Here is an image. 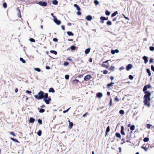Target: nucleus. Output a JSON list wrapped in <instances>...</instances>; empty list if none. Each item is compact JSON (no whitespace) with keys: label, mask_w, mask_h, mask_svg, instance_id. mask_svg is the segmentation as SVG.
<instances>
[{"label":"nucleus","mask_w":154,"mask_h":154,"mask_svg":"<svg viewBox=\"0 0 154 154\" xmlns=\"http://www.w3.org/2000/svg\"><path fill=\"white\" fill-rule=\"evenodd\" d=\"M147 85H145L143 88V91L145 94L143 96V102L144 105L149 107L150 106V101L151 100V92L147 91L148 88Z\"/></svg>","instance_id":"1"},{"label":"nucleus","mask_w":154,"mask_h":154,"mask_svg":"<svg viewBox=\"0 0 154 154\" xmlns=\"http://www.w3.org/2000/svg\"><path fill=\"white\" fill-rule=\"evenodd\" d=\"M43 91H40L38 93V95H36L34 96L38 100H40L43 99L45 97V94Z\"/></svg>","instance_id":"2"},{"label":"nucleus","mask_w":154,"mask_h":154,"mask_svg":"<svg viewBox=\"0 0 154 154\" xmlns=\"http://www.w3.org/2000/svg\"><path fill=\"white\" fill-rule=\"evenodd\" d=\"M43 100L47 104H49L51 100V99L50 97H48V93H45V97L43 98Z\"/></svg>","instance_id":"3"},{"label":"nucleus","mask_w":154,"mask_h":154,"mask_svg":"<svg viewBox=\"0 0 154 154\" xmlns=\"http://www.w3.org/2000/svg\"><path fill=\"white\" fill-rule=\"evenodd\" d=\"M100 20H101V21H100V23H103L104 22V20H107L108 19V17H105L103 16H101L100 18Z\"/></svg>","instance_id":"4"},{"label":"nucleus","mask_w":154,"mask_h":154,"mask_svg":"<svg viewBox=\"0 0 154 154\" xmlns=\"http://www.w3.org/2000/svg\"><path fill=\"white\" fill-rule=\"evenodd\" d=\"M37 3L42 6H46L47 5V3L44 2L40 1L38 2Z\"/></svg>","instance_id":"5"},{"label":"nucleus","mask_w":154,"mask_h":154,"mask_svg":"<svg viewBox=\"0 0 154 154\" xmlns=\"http://www.w3.org/2000/svg\"><path fill=\"white\" fill-rule=\"evenodd\" d=\"M133 67V65L131 64H129L126 67V69L127 71H129Z\"/></svg>","instance_id":"6"},{"label":"nucleus","mask_w":154,"mask_h":154,"mask_svg":"<svg viewBox=\"0 0 154 154\" xmlns=\"http://www.w3.org/2000/svg\"><path fill=\"white\" fill-rule=\"evenodd\" d=\"M54 22L57 25H59L61 23V21L60 20H58L57 19V17L54 19Z\"/></svg>","instance_id":"7"},{"label":"nucleus","mask_w":154,"mask_h":154,"mask_svg":"<svg viewBox=\"0 0 154 154\" xmlns=\"http://www.w3.org/2000/svg\"><path fill=\"white\" fill-rule=\"evenodd\" d=\"M91 78V75H88L85 76L84 78V79L85 81H87L90 79Z\"/></svg>","instance_id":"8"},{"label":"nucleus","mask_w":154,"mask_h":154,"mask_svg":"<svg viewBox=\"0 0 154 154\" xmlns=\"http://www.w3.org/2000/svg\"><path fill=\"white\" fill-rule=\"evenodd\" d=\"M143 59L144 60V63L146 64L148 62V57L146 56H144L143 57Z\"/></svg>","instance_id":"9"},{"label":"nucleus","mask_w":154,"mask_h":154,"mask_svg":"<svg viewBox=\"0 0 154 154\" xmlns=\"http://www.w3.org/2000/svg\"><path fill=\"white\" fill-rule=\"evenodd\" d=\"M110 131V127H109V126H108L106 128V132H105V133H106L105 136H106V135L107 134H108V133Z\"/></svg>","instance_id":"10"},{"label":"nucleus","mask_w":154,"mask_h":154,"mask_svg":"<svg viewBox=\"0 0 154 154\" xmlns=\"http://www.w3.org/2000/svg\"><path fill=\"white\" fill-rule=\"evenodd\" d=\"M120 132L123 135H124L125 134V133L124 132V127L123 126H122L121 127V130Z\"/></svg>","instance_id":"11"},{"label":"nucleus","mask_w":154,"mask_h":154,"mask_svg":"<svg viewBox=\"0 0 154 154\" xmlns=\"http://www.w3.org/2000/svg\"><path fill=\"white\" fill-rule=\"evenodd\" d=\"M103 96V94L101 92L97 93V98H101Z\"/></svg>","instance_id":"12"},{"label":"nucleus","mask_w":154,"mask_h":154,"mask_svg":"<svg viewBox=\"0 0 154 154\" xmlns=\"http://www.w3.org/2000/svg\"><path fill=\"white\" fill-rule=\"evenodd\" d=\"M68 122H69V128L71 129L73 125V123L72 122H70L69 120Z\"/></svg>","instance_id":"13"},{"label":"nucleus","mask_w":154,"mask_h":154,"mask_svg":"<svg viewBox=\"0 0 154 154\" xmlns=\"http://www.w3.org/2000/svg\"><path fill=\"white\" fill-rule=\"evenodd\" d=\"M86 19H87L88 21H90L92 20V18L91 16L88 15L86 17Z\"/></svg>","instance_id":"14"},{"label":"nucleus","mask_w":154,"mask_h":154,"mask_svg":"<svg viewBox=\"0 0 154 154\" xmlns=\"http://www.w3.org/2000/svg\"><path fill=\"white\" fill-rule=\"evenodd\" d=\"M17 10L18 11V13L17 14V16L18 17H20V18H21V11H20V9H19V8H17Z\"/></svg>","instance_id":"15"},{"label":"nucleus","mask_w":154,"mask_h":154,"mask_svg":"<svg viewBox=\"0 0 154 154\" xmlns=\"http://www.w3.org/2000/svg\"><path fill=\"white\" fill-rule=\"evenodd\" d=\"M35 121V119L32 117H30L29 122L30 123H33Z\"/></svg>","instance_id":"16"},{"label":"nucleus","mask_w":154,"mask_h":154,"mask_svg":"<svg viewBox=\"0 0 154 154\" xmlns=\"http://www.w3.org/2000/svg\"><path fill=\"white\" fill-rule=\"evenodd\" d=\"M74 7H75L76 8L77 10L78 11H80V10H81L80 8L79 7L77 4H75L74 5Z\"/></svg>","instance_id":"17"},{"label":"nucleus","mask_w":154,"mask_h":154,"mask_svg":"<svg viewBox=\"0 0 154 154\" xmlns=\"http://www.w3.org/2000/svg\"><path fill=\"white\" fill-rule=\"evenodd\" d=\"M118 14V12L117 11H116L114 12L113 13H112L111 14V17H113L115 16H116Z\"/></svg>","instance_id":"18"},{"label":"nucleus","mask_w":154,"mask_h":154,"mask_svg":"<svg viewBox=\"0 0 154 154\" xmlns=\"http://www.w3.org/2000/svg\"><path fill=\"white\" fill-rule=\"evenodd\" d=\"M146 71L148 73L149 76H150L151 75V74L149 69L147 68L146 69Z\"/></svg>","instance_id":"19"},{"label":"nucleus","mask_w":154,"mask_h":154,"mask_svg":"<svg viewBox=\"0 0 154 154\" xmlns=\"http://www.w3.org/2000/svg\"><path fill=\"white\" fill-rule=\"evenodd\" d=\"M114 84V83L112 82L110 83H109L107 85V87L108 88H110V87L111 86Z\"/></svg>","instance_id":"20"},{"label":"nucleus","mask_w":154,"mask_h":154,"mask_svg":"<svg viewBox=\"0 0 154 154\" xmlns=\"http://www.w3.org/2000/svg\"><path fill=\"white\" fill-rule=\"evenodd\" d=\"M91 49L90 48H88L86 49L85 51V53L86 54H88L90 52Z\"/></svg>","instance_id":"21"},{"label":"nucleus","mask_w":154,"mask_h":154,"mask_svg":"<svg viewBox=\"0 0 154 154\" xmlns=\"http://www.w3.org/2000/svg\"><path fill=\"white\" fill-rule=\"evenodd\" d=\"M135 125H132L130 127V129L131 131H132L135 129Z\"/></svg>","instance_id":"22"},{"label":"nucleus","mask_w":154,"mask_h":154,"mask_svg":"<svg viewBox=\"0 0 154 154\" xmlns=\"http://www.w3.org/2000/svg\"><path fill=\"white\" fill-rule=\"evenodd\" d=\"M116 136L117 137L121 138V135L119 133H116Z\"/></svg>","instance_id":"23"},{"label":"nucleus","mask_w":154,"mask_h":154,"mask_svg":"<svg viewBox=\"0 0 154 154\" xmlns=\"http://www.w3.org/2000/svg\"><path fill=\"white\" fill-rule=\"evenodd\" d=\"M49 92L54 93L55 92L54 89L52 88H50L48 91Z\"/></svg>","instance_id":"24"},{"label":"nucleus","mask_w":154,"mask_h":154,"mask_svg":"<svg viewBox=\"0 0 154 154\" xmlns=\"http://www.w3.org/2000/svg\"><path fill=\"white\" fill-rule=\"evenodd\" d=\"M67 33L69 36H73L74 35V34L72 32L70 31L67 32Z\"/></svg>","instance_id":"25"},{"label":"nucleus","mask_w":154,"mask_h":154,"mask_svg":"<svg viewBox=\"0 0 154 154\" xmlns=\"http://www.w3.org/2000/svg\"><path fill=\"white\" fill-rule=\"evenodd\" d=\"M79 82V80L77 79H75L72 82V83L73 84H76L78 83Z\"/></svg>","instance_id":"26"},{"label":"nucleus","mask_w":154,"mask_h":154,"mask_svg":"<svg viewBox=\"0 0 154 154\" xmlns=\"http://www.w3.org/2000/svg\"><path fill=\"white\" fill-rule=\"evenodd\" d=\"M58 2L56 0H53L52 1V3L54 5H57L58 4Z\"/></svg>","instance_id":"27"},{"label":"nucleus","mask_w":154,"mask_h":154,"mask_svg":"<svg viewBox=\"0 0 154 154\" xmlns=\"http://www.w3.org/2000/svg\"><path fill=\"white\" fill-rule=\"evenodd\" d=\"M50 52L51 53L54 54L55 55H57V52L56 51L54 50H51L50 51Z\"/></svg>","instance_id":"28"},{"label":"nucleus","mask_w":154,"mask_h":154,"mask_svg":"<svg viewBox=\"0 0 154 154\" xmlns=\"http://www.w3.org/2000/svg\"><path fill=\"white\" fill-rule=\"evenodd\" d=\"M115 68V67L114 66H111L109 67V69L111 71H113L114 70Z\"/></svg>","instance_id":"29"},{"label":"nucleus","mask_w":154,"mask_h":154,"mask_svg":"<svg viewBox=\"0 0 154 154\" xmlns=\"http://www.w3.org/2000/svg\"><path fill=\"white\" fill-rule=\"evenodd\" d=\"M149 140V138L148 137H146L144 138L143 139V141L144 142H147V141H148Z\"/></svg>","instance_id":"30"},{"label":"nucleus","mask_w":154,"mask_h":154,"mask_svg":"<svg viewBox=\"0 0 154 154\" xmlns=\"http://www.w3.org/2000/svg\"><path fill=\"white\" fill-rule=\"evenodd\" d=\"M105 14L107 16H109L110 14V12L107 10L105 11Z\"/></svg>","instance_id":"31"},{"label":"nucleus","mask_w":154,"mask_h":154,"mask_svg":"<svg viewBox=\"0 0 154 154\" xmlns=\"http://www.w3.org/2000/svg\"><path fill=\"white\" fill-rule=\"evenodd\" d=\"M10 139L13 141H14V142H16L17 143H19V141H18V140H17L15 139H14L13 138H12V137H11Z\"/></svg>","instance_id":"32"},{"label":"nucleus","mask_w":154,"mask_h":154,"mask_svg":"<svg viewBox=\"0 0 154 154\" xmlns=\"http://www.w3.org/2000/svg\"><path fill=\"white\" fill-rule=\"evenodd\" d=\"M119 113L121 115H123L124 113V111L123 110H120L119 111Z\"/></svg>","instance_id":"33"},{"label":"nucleus","mask_w":154,"mask_h":154,"mask_svg":"<svg viewBox=\"0 0 154 154\" xmlns=\"http://www.w3.org/2000/svg\"><path fill=\"white\" fill-rule=\"evenodd\" d=\"M106 24L109 26L111 25L112 24V22L110 21H108L106 22Z\"/></svg>","instance_id":"34"},{"label":"nucleus","mask_w":154,"mask_h":154,"mask_svg":"<svg viewBox=\"0 0 154 154\" xmlns=\"http://www.w3.org/2000/svg\"><path fill=\"white\" fill-rule=\"evenodd\" d=\"M20 60L23 63H26V61L24 60L23 58L20 57Z\"/></svg>","instance_id":"35"},{"label":"nucleus","mask_w":154,"mask_h":154,"mask_svg":"<svg viewBox=\"0 0 154 154\" xmlns=\"http://www.w3.org/2000/svg\"><path fill=\"white\" fill-rule=\"evenodd\" d=\"M42 131L40 130H39L37 132V134L39 136H40L42 134Z\"/></svg>","instance_id":"36"},{"label":"nucleus","mask_w":154,"mask_h":154,"mask_svg":"<svg viewBox=\"0 0 154 154\" xmlns=\"http://www.w3.org/2000/svg\"><path fill=\"white\" fill-rule=\"evenodd\" d=\"M151 126L152 125L151 124H148L146 125V128L148 129H149V128H150Z\"/></svg>","instance_id":"37"},{"label":"nucleus","mask_w":154,"mask_h":154,"mask_svg":"<svg viewBox=\"0 0 154 154\" xmlns=\"http://www.w3.org/2000/svg\"><path fill=\"white\" fill-rule=\"evenodd\" d=\"M3 6L4 8H6L7 7V3L5 2L4 3L3 5Z\"/></svg>","instance_id":"38"},{"label":"nucleus","mask_w":154,"mask_h":154,"mask_svg":"<svg viewBox=\"0 0 154 154\" xmlns=\"http://www.w3.org/2000/svg\"><path fill=\"white\" fill-rule=\"evenodd\" d=\"M45 111V110L43 109H39V112L40 113H43Z\"/></svg>","instance_id":"39"},{"label":"nucleus","mask_w":154,"mask_h":154,"mask_svg":"<svg viewBox=\"0 0 154 154\" xmlns=\"http://www.w3.org/2000/svg\"><path fill=\"white\" fill-rule=\"evenodd\" d=\"M70 48L72 50H73L76 49V47L73 45L72 46L70 47Z\"/></svg>","instance_id":"40"},{"label":"nucleus","mask_w":154,"mask_h":154,"mask_svg":"<svg viewBox=\"0 0 154 154\" xmlns=\"http://www.w3.org/2000/svg\"><path fill=\"white\" fill-rule=\"evenodd\" d=\"M129 78L130 79L132 80L133 79L134 77L133 75H130L129 76Z\"/></svg>","instance_id":"41"},{"label":"nucleus","mask_w":154,"mask_h":154,"mask_svg":"<svg viewBox=\"0 0 154 154\" xmlns=\"http://www.w3.org/2000/svg\"><path fill=\"white\" fill-rule=\"evenodd\" d=\"M141 148L143 149L145 151H147L148 149L145 147L144 146H143L141 147Z\"/></svg>","instance_id":"42"},{"label":"nucleus","mask_w":154,"mask_h":154,"mask_svg":"<svg viewBox=\"0 0 154 154\" xmlns=\"http://www.w3.org/2000/svg\"><path fill=\"white\" fill-rule=\"evenodd\" d=\"M149 49L150 51H153L154 50V47L153 46H150Z\"/></svg>","instance_id":"43"},{"label":"nucleus","mask_w":154,"mask_h":154,"mask_svg":"<svg viewBox=\"0 0 154 154\" xmlns=\"http://www.w3.org/2000/svg\"><path fill=\"white\" fill-rule=\"evenodd\" d=\"M69 64V63L67 62H65L64 63L63 65L64 66H68Z\"/></svg>","instance_id":"44"},{"label":"nucleus","mask_w":154,"mask_h":154,"mask_svg":"<svg viewBox=\"0 0 154 154\" xmlns=\"http://www.w3.org/2000/svg\"><path fill=\"white\" fill-rule=\"evenodd\" d=\"M38 123L40 124V125H41L42 124V120L40 119H39L38 120Z\"/></svg>","instance_id":"45"},{"label":"nucleus","mask_w":154,"mask_h":154,"mask_svg":"<svg viewBox=\"0 0 154 154\" xmlns=\"http://www.w3.org/2000/svg\"><path fill=\"white\" fill-rule=\"evenodd\" d=\"M65 78L67 80L69 79V75H66L65 76Z\"/></svg>","instance_id":"46"},{"label":"nucleus","mask_w":154,"mask_h":154,"mask_svg":"<svg viewBox=\"0 0 154 154\" xmlns=\"http://www.w3.org/2000/svg\"><path fill=\"white\" fill-rule=\"evenodd\" d=\"M153 60H154V59L152 58H151L150 59L149 61V62L150 63H152L153 62Z\"/></svg>","instance_id":"47"},{"label":"nucleus","mask_w":154,"mask_h":154,"mask_svg":"<svg viewBox=\"0 0 154 154\" xmlns=\"http://www.w3.org/2000/svg\"><path fill=\"white\" fill-rule=\"evenodd\" d=\"M115 100L118 102L119 101V99L118 98L117 96H116L115 98Z\"/></svg>","instance_id":"48"},{"label":"nucleus","mask_w":154,"mask_h":154,"mask_svg":"<svg viewBox=\"0 0 154 154\" xmlns=\"http://www.w3.org/2000/svg\"><path fill=\"white\" fill-rule=\"evenodd\" d=\"M34 69L38 72H40L41 71L40 69L39 68H35Z\"/></svg>","instance_id":"49"},{"label":"nucleus","mask_w":154,"mask_h":154,"mask_svg":"<svg viewBox=\"0 0 154 154\" xmlns=\"http://www.w3.org/2000/svg\"><path fill=\"white\" fill-rule=\"evenodd\" d=\"M29 40L30 41H31V42H35V40L34 39L32 38H30Z\"/></svg>","instance_id":"50"},{"label":"nucleus","mask_w":154,"mask_h":154,"mask_svg":"<svg viewBox=\"0 0 154 154\" xmlns=\"http://www.w3.org/2000/svg\"><path fill=\"white\" fill-rule=\"evenodd\" d=\"M108 71L106 70H103V73L104 74H106L107 73Z\"/></svg>","instance_id":"51"},{"label":"nucleus","mask_w":154,"mask_h":154,"mask_svg":"<svg viewBox=\"0 0 154 154\" xmlns=\"http://www.w3.org/2000/svg\"><path fill=\"white\" fill-rule=\"evenodd\" d=\"M10 134L11 135H12L14 137H15L16 136L14 133L13 131L11 132H10Z\"/></svg>","instance_id":"52"},{"label":"nucleus","mask_w":154,"mask_h":154,"mask_svg":"<svg viewBox=\"0 0 154 154\" xmlns=\"http://www.w3.org/2000/svg\"><path fill=\"white\" fill-rule=\"evenodd\" d=\"M112 104V100L111 98H110V103H109V105L110 106H111Z\"/></svg>","instance_id":"53"},{"label":"nucleus","mask_w":154,"mask_h":154,"mask_svg":"<svg viewBox=\"0 0 154 154\" xmlns=\"http://www.w3.org/2000/svg\"><path fill=\"white\" fill-rule=\"evenodd\" d=\"M151 70L154 72V66L153 65H151Z\"/></svg>","instance_id":"54"},{"label":"nucleus","mask_w":154,"mask_h":154,"mask_svg":"<svg viewBox=\"0 0 154 154\" xmlns=\"http://www.w3.org/2000/svg\"><path fill=\"white\" fill-rule=\"evenodd\" d=\"M146 85H147V87L148 88L150 89L152 88V87L150 84H148Z\"/></svg>","instance_id":"55"},{"label":"nucleus","mask_w":154,"mask_h":154,"mask_svg":"<svg viewBox=\"0 0 154 154\" xmlns=\"http://www.w3.org/2000/svg\"><path fill=\"white\" fill-rule=\"evenodd\" d=\"M114 50H112L111 51V53L112 54H114L115 53V51Z\"/></svg>","instance_id":"56"},{"label":"nucleus","mask_w":154,"mask_h":154,"mask_svg":"<svg viewBox=\"0 0 154 154\" xmlns=\"http://www.w3.org/2000/svg\"><path fill=\"white\" fill-rule=\"evenodd\" d=\"M53 41L55 42H57L58 41V39L56 38H54L53 39Z\"/></svg>","instance_id":"57"},{"label":"nucleus","mask_w":154,"mask_h":154,"mask_svg":"<svg viewBox=\"0 0 154 154\" xmlns=\"http://www.w3.org/2000/svg\"><path fill=\"white\" fill-rule=\"evenodd\" d=\"M26 92L28 93V94H31L32 93L31 91H28V90H26Z\"/></svg>","instance_id":"58"},{"label":"nucleus","mask_w":154,"mask_h":154,"mask_svg":"<svg viewBox=\"0 0 154 154\" xmlns=\"http://www.w3.org/2000/svg\"><path fill=\"white\" fill-rule=\"evenodd\" d=\"M77 14L78 15H81V13L80 11H78L77 12Z\"/></svg>","instance_id":"59"},{"label":"nucleus","mask_w":154,"mask_h":154,"mask_svg":"<svg viewBox=\"0 0 154 154\" xmlns=\"http://www.w3.org/2000/svg\"><path fill=\"white\" fill-rule=\"evenodd\" d=\"M124 69V67L123 66H121L119 68V70H123V69Z\"/></svg>","instance_id":"60"},{"label":"nucleus","mask_w":154,"mask_h":154,"mask_svg":"<svg viewBox=\"0 0 154 154\" xmlns=\"http://www.w3.org/2000/svg\"><path fill=\"white\" fill-rule=\"evenodd\" d=\"M123 15L124 16V17L127 20H129V18H128V17H126L125 16V15H124V14H123Z\"/></svg>","instance_id":"61"},{"label":"nucleus","mask_w":154,"mask_h":154,"mask_svg":"<svg viewBox=\"0 0 154 154\" xmlns=\"http://www.w3.org/2000/svg\"><path fill=\"white\" fill-rule=\"evenodd\" d=\"M88 112L85 113V114L83 115L82 117H84L88 115Z\"/></svg>","instance_id":"62"},{"label":"nucleus","mask_w":154,"mask_h":154,"mask_svg":"<svg viewBox=\"0 0 154 154\" xmlns=\"http://www.w3.org/2000/svg\"><path fill=\"white\" fill-rule=\"evenodd\" d=\"M114 51H115V53H119V50L117 49H116V50H114Z\"/></svg>","instance_id":"63"},{"label":"nucleus","mask_w":154,"mask_h":154,"mask_svg":"<svg viewBox=\"0 0 154 154\" xmlns=\"http://www.w3.org/2000/svg\"><path fill=\"white\" fill-rule=\"evenodd\" d=\"M51 15L53 17V18H54H54H55L56 17L55 16H54V14L53 13H52L51 14Z\"/></svg>","instance_id":"64"}]
</instances>
